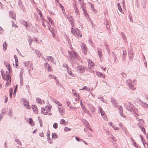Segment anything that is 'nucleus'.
<instances>
[{"instance_id":"bb28decb","label":"nucleus","mask_w":148,"mask_h":148,"mask_svg":"<svg viewBox=\"0 0 148 148\" xmlns=\"http://www.w3.org/2000/svg\"><path fill=\"white\" fill-rule=\"evenodd\" d=\"M52 138H57V135L55 133H53L52 134Z\"/></svg>"},{"instance_id":"412c9836","label":"nucleus","mask_w":148,"mask_h":148,"mask_svg":"<svg viewBox=\"0 0 148 148\" xmlns=\"http://www.w3.org/2000/svg\"><path fill=\"white\" fill-rule=\"evenodd\" d=\"M97 74L98 76H100L101 77L104 78L105 77V75L104 74L102 73H101L98 72L97 73Z\"/></svg>"},{"instance_id":"a18cd8bd","label":"nucleus","mask_w":148,"mask_h":148,"mask_svg":"<svg viewBox=\"0 0 148 148\" xmlns=\"http://www.w3.org/2000/svg\"><path fill=\"white\" fill-rule=\"evenodd\" d=\"M65 121L63 119L60 120V123L61 124H64L65 123Z\"/></svg>"},{"instance_id":"f257e3e1","label":"nucleus","mask_w":148,"mask_h":148,"mask_svg":"<svg viewBox=\"0 0 148 148\" xmlns=\"http://www.w3.org/2000/svg\"><path fill=\"white\" fill-rule=\"evenodd\" d=\"M127 84L129 88L131 90H135V88L134 85L136 83V81L135 80H134L132 82L131 81L130 79L127 80Z\"/></svg>"},{"instance_id":"c85d7f7f","label":"nucleus","mask_w":148,"mask_h":148,"mask_svg":"<svg viewBox=\"0 0 148 148\" xmlns=\"http://www.w3.org/2000/svg\"><path fill=\"white\" fill-rule=\"evenodd\" d=\"M46 66H48V71H51V67L50 65L48 63H47Z\"/></svg>"},{"instance_id":"72a5a7b5","label":"nucleus","mask_w":148,"mask_h":148,"mask_svg":"<svg viewBox=\"0 0 148 148\" xmlns=\"http://www.w3.org/2000/svg\"><path fill=\"white\" fill-rule=\"evenodd\" d=\"M54 102L57 104L59 106H61L62 104L60 103L56 100H55L54 101Z\"/></svg>"},{"instance_id":"4c0bfd02","label":"nucleus","mask_w":148,"mask_h":148,"mask_svg":"<svg viewBox=\"0 0 148 148\" xmlns=\"http://www.w3.org/2000/svg\"><path fill=\"white\" fill-rule=\"evenodd\" d=\"M56 84H58L59 86H61L62 87V85L60 83L59 81H58V79H57L56 80Z\"/></svg>"},{"instance_id":"9d476101","label":"nucleus","mask_w":148,"mask_h":148,"mask_svg":"<svg viewBox=\"0 0 148 148\" xmlns=\"http://www.w3.org/2000/svg\"><path fill=\"white\" fill-rule=\"evenodd\" d=\"M36 9L37 10V13L40 15V17L41 18V20L42 21H44L45 20V18L43 16V15L42 14L40 10H38V9L37 8H36Z\"/></svg>"},{"instance_id":"ea45409f","label":"nucleus","mask_w":148,"mask_h":148,"mask_svg":"<svg viewBox=\"0 0 148 148\" xmlns=\"http://www.w3.org/2000/svg\"><path fill=\"white\" fill-rule=\"evenodd\" d=\"M71 130V128H69L67 127H65L64 129V130L66 132L70 131Z\"/></svg>"},{"instance_id":"774afa93","label":"nucleus","mask_w":148,"mask_h":148,"mask_svg":"<svg viewBox=\"0 0 148 148\" xmlns=\"http://www.w3.org/2000/svg\"><path fill=\"white\" fill-rule=\"evenodd\" d=\"M122 75L123 77H124L125 78L127 77V75L125 73H122Z\"/></svg>"},{"instance_id":"2f4dec72","label":"nucleus","mask_w":148,"mask_h":148,"mask_svg":"<svg viewBox=\"0 0 148 148\" xmlns=\"http://www.w3.org/2000/svg\"><path fill=\"white\" fill-rule=\"evenodd\" d=\"M49 77H51L52 78H53V79H55L56 80L57 79V77L56 76L51 74H49Z\"/></svg>"},{"instance_id":"6e6d98bb","label":"nucleus","mask_w":148,"mask_h":148,"mask_svg":"<svg viewBox=\"0 0 148 148\" xmlns=\"http://www.w3.org/2000/svg\"><path fill=\"white\" fill-rule=\"evenodd\" d=\"M142 106L144 108H146L148 106V105L145 103H143Z\"/></svg>"},{"instance_id":"6e6552de","label":"nucleus","mask_w":148,"mask_h":148,"mask_svg":"<svg viewBox=\"0 0 148 148\" xmlns=\"http://www.w3.org/2000/svg\"><path fill=\"white\" fill-rule=\"evenodd\" d=\"M9 16L11 18L15 19L16 15L15 13H14L13 11H10L9 12Z\"/></svg>"},{"instance_id":"1a4fd4ad","label":"nucleus","mask_w":148,"mask_h":148,"mask_svg":"<svg viewBox=\"0 0 148 148\" xmlns=\"http://www.w3.org/2000/svg\"><path fill=\"white\" fill-rule=\"evenodd\" d=\"M41 110H42V112H43L44 111H45L47 112H49L51 111V109L50 107L48 106H46L44 108L42 107Z\"/></svg>"},{"instance_id":"9b49d317","label":"nucleus","mask_w":148,"mask_h":148,"mask_svg":"<svg viewBox=\"0 0 148 148\" xmlns=\"http://www.w3.org/2000/svg\"><path fill=\"white\" fill-rule=\"evenodd\" d=\"M119 112V113L121 115V116L124 117H125V116L123 114L122 112H123V109H122V107L121 106H119V108H118Z\"/></svg>"},{"instance_id":"6ab92c4d","label":"nucleus","mask_w":148,"mask_h":148,"mask_svg":"<svg viewBox=\"0 0 148 148\" xmlns=\"http://www.w3.org/2000/svg\"><path fill=\"white\" fill-rule=\"evenodd\" d=\"M36 101L39 103L40 104H44L45 103V102L44 101H41V99L38 98H36Z\"/></svg>"},{"instance_id":"423d86ee","label":"nucleus","mask_w":148,"mask_h":148,"mask_svg":"<svg viewBox=\"0 0 148 148\" xmlns=\"http://www.w3.org/2000/svg\"><path fill=\"white\" fill-rule=\"evenodd\" d=\"M81 48L83 53L84 55L86 54L87 47L84 43H82Z\"/></svg>"},{"instance_id":"cd10ccee","label":"nucleus","mask_w":148,"mask_h":148,"mask_svg":"<svg viewBox=\"0 0 148 148\" xmlns=\"http://www.w3.org/2000/svg\"><path fill=\"white\" fill-rule=\"evenodd\" d=\"M140 137L141 140L143 144L145 145V144H146V143L145 140L143 138V136L141 135H140Z\"/></svg>"},{"instance_id":"13d9d810","label":"nucleus","mask_w":148,"mask_h":148,"mask_svg":"<svg viewBox=\"0 0 148 148\" xmlns=\"http://www.w3.org/2000/svg\"><path fill=\"white\" fill-rule=\"evenodd\" d=\"M133 145L136 148H138V145L136 144V143L135 142H133Z\"/></svg>"},{"instance_id":"864d4df0","label":"nucleus","mask_w":148,"mask_h":148,"mask_svg":"<svg viewBox=\"0 0 148 148\" xmlns=\"http://www.w3.org/2000/svg\"><path fill=\"white\" fill-rule=\"evenodd\" d=\"M112 127L115 130H119L120 129L118 127H116L114 125H113Z\"/></svg>"},{"instance_id":"4d7b16f0","label":"nucleus","mask_w":148,"mask_h":148,"mask_svg":"<svg viewBox=\"0 0 148 148\" xmlns=\"http://www.w3.org/2000/svg\"><path fill=\"white\" fill-rule=\"evenodd\" d=\"M42 112V110L41 112L42 114H43L44 115H47L48 112H47L45 111H44L43 112Z\"/></svg>"},{"instance_id":"3c124183","label":"nucleus","mask_w":148,"mask_h":148,"mask_svg":"<svg viewBox=\"0 0 148 148\" xmlns=\"http://www.w3.org/2000/svg\"><path fill=\"white\" fill-rule=\"evenodd\" d=\"M75 13L77 15V16L78 17H79V10H76L75 11Z\"/></svg>"},{"instance_id":"a878e982","label":"nucleus","mask_w":148,"mask_h":148,"mask_svg":"<svg viewBox=\"0 0 148 148\" xmlns=\"http://www.w3.org/2000/svg\"><path fill=\"white\" fill-rule=\"evenodd\" d=\"M35 52L37 56L39 57H40V56L41 55V53L38 50H36Z\"/></svg>"},{"instance_id":"ddd939ff","label":"nucleus","mask_w":148,"mask_h":148,"mask_svg":"<svg viewBox=\"0 0 148 148\" xmlns=\"http://www.w3.org/2000/svg\"><path fill=\"white\" fill-rule=\"evenodd\" d=\"M32 107L34 112L36 114H38V110L36 106L35 105H33L32 106Z\"/></svg>"},{"instance_id":"4be33fe9","label":"nucleus","mask_w":148,"mask_h":148,"mask_svg":"<svg viewBox=\"0 0 148 148\" xmlns=\"http://www.w3.org/2000/svg\"><path fill=\"white\" fill-rule=\"evenodd\" d=\"M7 47V44L5 41L3 44V48L4 51H5L6 49V48Z\"/></svg>"},{"instance_id":"393cba45","label":"nucleus","mask_w":148,"mask_h":148,"mask_svg":"<svg viewBox=\"0 0 148 148\" xmlns=\"http://www.w3.org/2000/svg\"><path fill=\"white\" fill-rule=\"evenodd\" d=\"M66 69L67 71L69 74L71 75H73V74L71 73V70L70 68L69 67H67Z\"/></svg>"},{"instance_id":"bf43d9fd","label":"nucleus","mask_w":148,"mask_h":148,"mask_svg":"<svg viewBox=\"0 0 148 148\" xmlns=\"http://www.w3.org/2000/svg\"><path fill=\"white\" fill-rule=\"evenodd\" d=\"M140 129L141 131L143 132L144 133L145 132V130L144 128L143 127H140Z\"/></svg>"},{"instance_id":"0e129e2a","label":"nucleus","mask_w":148,"mask_h":148,"mask_svg":"<svg viewBox=\"0 0 148 148\" xmlns=\"http://www.w3.org/2000/svg\"><path fill=\"white\" fill-rule=\"evenodd\" d=\"M75 139L78 141H83V140L82 139H80L79 138H77V137H75Z\"/></svg>"},{"instance_id":"b1692460","label":"nucleus","mask_w":148,"mask_h":148,"mask_svg":"<svg viewBox=\"0 0 148 148\" xmlns=\"http://www.w3.org/2000/svg\"><path fill=\"white\" fill-rule=\"evenodd\" d=\"M67 19L69 20L70 22H71L73 21V19L72 18V16H67Z\"/></svg>"},{"instance_id":"603ef678","label":"nucleus","mask_w":148,"mask_h":148,"mask_svg":"<svg viewBox=\"0 0 148 148\" xmlns=\"http://www.w3.org/2000/svg\"><path fill=\"white\" fill-rule=\"evenodd\" d=\"M38 121H39V123H42V120L41 119V118H40V117L38 116Z\"/></svg>"},{"instance_id":"7ed1b4c3","label":"nucleus","mask_w":148,"mask_h":148,"mask_svg":"<svg viewBox=\"0 0 148 148\" xmlns=\"http://www.w3.org/2000/svg\"><path fill=\"white\" fill-rule=\"evenodd\" d=\"M125 106L128 110L131 112L133 111V105L131 102H129L128 103H125Z\"/></svg>"},{"instance_id":"a19ab883","label":"nucleus","mask_w":148,"mask_h":148,"mask_svg":"<svg viewBox=\"0 0 148 148\" xmlns=\"http://www.w3.org/2000/svg\"><path fill=\"white\" fill-rule=\"evenodd\" d=\"M100 112L102 116L103 115L104 116V114H105L104 111L102 110V109H101Z\"/></svg>"},{"instance_id":"c9c22d12","label":"nucleus","mask_w":148,"mask_h":148,"mask_svg":"<svg viewBox=\"0 0 148 148\" xmlns=\"http://www.w3.org/2000/svg\"><path fill=\"white\" fill-rule=\"evenodd\" d=\"M50 61L52 62L54 64H56V61L54 60V58L53 57H51V59Z\"/></svg>"},{"instance_id":"0eeeda50","label":"nucleus","mask_w":148,"mask_h":148,"mask_svg":"<svg viewBox=\"0 0 148 148\" xmlns=\"http://www.w3.org/2000/svg\"><path fill=\"white\" fill-rule=\"evenodd\" d=\"M88 66L89 68L90 69H92L94 68L95 66V64L93 63L92 61L89 59L88 60Z\"/></svg>"},{"instance_id":"49530a36","label":"nucleus","mask_w":148,"mask_h":148,"mask_svg":"<svg viewBox=\"0 0 148 148\" xmlns=\"http://www.w3.org/2000/svg\"><path fill=\"white\" fill-rule=\"evenodd\" d=\"M12 94V90L11 89L10 90V98H11Z\"/></svg>"},{"instance_id":"f3484780","label":"nucleus","mask_w":148,"mask_h":148,"mask_svg":"<svg viewBox=\"0 0 148 148\" xmlns=\"http://www.w3.org/2000/svg\"><path fill=\"white\" fill-rule=\"evenodd\" d=\"M24 106L27 109H29V108L30 106H29V103L28 102L26 101H24L23 103Z\"/></svg>"},{"instance_id":"5fc2aeb1","label":"nucleus","mask_w":148,"mask_h":148,"mask_svg":"<svg viewBox=\"0 0 148 148\" xmlns=\"http://www.w3.org/2000/svg\"><path fill=\"white\" fill-rule=\"evenodd\" d=\"M5 112H2L1 113L0 115V119L2 118L3 117V115L4 114H5Z\"/></svg>"},{"instance_id":"c756f323","label":"nucleus","mask_w":148,"mask_h":148,"mask_svg":"<svg viewBox=\"0 0 148 148\" xmlns=\"http://www.w3.org/2000/svg\"><path fill=\"white\" fill-rule=\"evenodd\" d=\"M59 111L60 112V114L62 115L63 114L64 111L61 108H58Z\"/></svg>"},{"instance_id":"58836bf2","label":"nucleus","mask_w":148,"mask_h":148,"mask_svg":"<svg viewBox=\"0 0 148 148\" xmlns=\"http://www.w3.org/2000/svg\"><path fill=\"white\" fill-rule=\"evenodd\" d=\"M83 89H84L85 90H86L88 91L90 90V89L86 86H84L83 87Z\"/></svg>"},{"instance_id":"dca6fc26","label":"nucleus","mask_w":148,"mask_h":148,"mask_svg":"<svg viewBox=\"0 0 148 148\" xmlns=\"http://www.w3.org/2000/svg\"><path fill=\"white\" fill-rule=\"evenodd\" d=\"M28 122L30 125L32 126H33L34 125V123L32 118L29 119Z\"/></svg>"},{"instance_id":"de8ad7c7","label":"nucleus","mask_w":148,"mask_h":148,"mask_svg":"<svg viewBox=\"0 0 148 148\" xmlns=\"http://www.w3.org/2000/svg\"><path fill=\"white\" fill-rule=\"evenodd\" d=\"M58 124L56 123H55L53 125V126L54 128L55 129H56L58 127Z\"/></svg>"},{"instance_id":"7c9ffc66","label":"nucleus","mask_w":148,"mask_h":148,"mask_svg":"<svg viewBox=\"0 0 148 148\" xmlns=\"http://www.w3.org/2000/svg\"><path fill=\"white\" fill-rule=\"evenodd\" d=\"M76 31V30L74 29L73 28H71V32L75 36V32Z\"/></svg>"},{"instance_id":"aec40b11","label":"nucleus","mask_w":148,"mask_h":148,"mask_svg":"<svg viewBox=\"0 0 148 148\" xmlns=\"http://www.w3.org/2000/svg\"><path fill=\"white\" fill-rule=\"evenodd\" d=\"M18 6H19L20 7H22V8H23V11H24L25 12V9H24V7H23L22 5V4L21 2V0H18Z\"/></svg>"},{"instance_id":"37998d69","label":"nucleus","mask_w":148,"mask_h":148,"mask_svg":"<svg viewBox=\"0 0 148 148\" xmlns=\"http://www.w3.org/2000/svg\"><path fill=\"white\" fill-rule=\"evenodd\" d=\"M90 5H91V10H93L94 11H95L96 10H95L94 9V5H93L91 3H90Z\"/></svg>"},{"instance_id":"69168bd1","label":"nucleus","mask_w":148,"mask_h":148,"mask_svg":"<svg viewBox=\"0 0 148 148\" xmlns=\"http://www.w3.org/2000/svg\"><path fill=\"white\" fill-rule=\"evenodd\" d=\"M106 48L107 49V50L108 51V53H110V48H108V47H106Z\"/></svg>"},{"instance_id":"f8f14e48","label":"nucleus","mask_w":148,"mask_h":148,"mask_svg":"<svg viewBox=\"0 0 148 148\" xmlns=\"http://www.w3.org/2000/svg\"><path fill=\"white\" fill-rule=\"evenodd\" d=\"M128 54L129 59L131 61L133 60V51L132 50L130 51H129Z\"/></svg>"},{"instance_id":"c03bdc74","label":"nucleus","mask_w":148,"mask_h":148,"mask_svg":"<svg viewBox=\"0 0 148 148\" xmlns=\"http://www.w3.org/2000/svg\"><path fill=\"white\" fill-rule=\"evenodd\" d=\"M22 24L24 25L25 26L26 28L28 26V25L27 24V22L25 21H23Z\"/></svg>"},{"instance_id":"09e8293b","label":"nucleus","mask_w":148,"mask_h":148,"mask_svg":"<svg viewBox=\"0 0 148 148\" xmlns=\"http://www.w3.org/2000/svg\"><path fill=\"white\" fill-rule=\"evenodd\" d=\"M20 145H21L22 144L20 141L18 139H16L15 140Z\"/></svg>"},{"instance_id":"5701e85b","label":"nucleus","mask_w":148,"mask_h":148,"mask_svg":"<svg viewBox=\"0 0 148 148\" xmlns=\"http://www.w3.org/2000/svg\"><path fill=\"white\" fill-rule=\"evenodd\" d=\"M27 40H28L29 42V45L30 46H31V44L32 42V39L29 36H28V38H27Z\"/></svg>"},{"instance_id":"8fccbe9b","label":"nucleus","mask_w":148,"mask_h":148,"mask_svg":"<svg viewBox=\"0 0 148 148\" xmlns=\"http://www.w3.org/2000/svg\"><path fill=\"white\" fill-rule=\"evenodd\" d=\"M48 142L50 143H52V141L51 140V139L50 138V137H49L47 139Z\"/></svg>"},{"instance_id":"052dcab7","label":"nucleus","mask_w":148,"mask_h":148,"mask_svg":"<svg viewBox=\"0 0 148 148\" xmlns=\"http://www.w3.org/2000/svg\"><path fill=\"white\" fill-rule=\"evenodd\" d=\"M50 136V132L49 130H48L47 131V136L48 137H49Z\"/></svg>"},{"instance_id":"f03ea898","label":"nucleus","mask_w":148,"mask_h":148,"mask_svg":"<svg viewBox=\"0 0 148 148\" xmlns=\"http://www.w3.org/2000/svg\"><path fill=\"white\" fill-rule=\"evenodd\" d=\"M68 52L70 57L71 59H75L78 58V56L76 52L69 51Z\"/></svg>"},{"instance_id":"338daca9","label":"nucleus","mask_w":148,"mask_h":148,"mask_svg":"<svg viewBox=\"0 0 148 148\" xmlns=\"http://www.w3.org/2000/svg\"><path fill=\"white\" fill-rule=\"evenodd\" d=\"M98 54L99 57L100 58V57H101V52H100L99 51H98Z\"/></svg>"},{"instance_id":"79ce46f5","label":"nucleus","mask_w":148,"mask_h":148,"mask_svg":"<svg viewBox=\"0 0 148 148\" xmlns=\"http://www.w3.org/2000/svg\"><path fill=\"white\" fill-rule=\"evenodd\" d=\"M82 121L84 124L85 125H86L88 124V123L85 120L83 119Z\"/></svg>"},{"instance_id":"473e14b6","label":"nucleus","mask_w":148,"mask_h":148,"mask_svg":"<svg viewBox=\"0 0 148 148\" xmlns=\"http://www.w3.org/2000/svg\"><path fill=\"white\" fill-rule=\"evenodd\" d=\"M122 37L123 38V39L125 41V39L126 38V36H125L124 33L123 32L121 33Z\"/></svg>"},{"instance_id":"4468645a","label":"nucleus","mask_w":148,"mask_h":148,"mask_svg":"<svg viewBox=\"0 0 148 148\" xmlns=\"http://www.w3.org/2000/svg\"><path fill=\"white\" fill-rule=\"evenodd\" d=\"M75 33V36L79 38V37H81L82 36V34L80 33L78 29L76 30Z\"/></svg>"},{"instance_id":"f704fd0d","label":"nucleus","mask_w":148,"mask_h":148,"mask_svg":"<svg viewBox=\"0 0 148 148\" xmlns=\"http://www.w3.org/2000/svg\"><path fill=\"white\" fill-rule=\"evenodd\" d=\"M84 13V15L85 17L88 16V14L87 11L86 10H83Z\"/></svg>"},{"instance_id":"a211bd4d","label":"nucleus","mask_w":148,"mask_h":148,"mask_svg":"<svg viewBox=\"0 0 148 148\" xmlns=\"http://www.w3.org/2000/svg\"><path fill=\"white\" fill-rule=\"evenodd\" d=\"M4 63H5V64L8 70L9 71V72H11V71H10V65L7 62H4Z\"/></svg>"},{"instance_id":"2eb2a0df","label":"nucleus","mask_w":148,"mask_h":148,"mask_svg":"<svg viewBox=\"0 0 148 148\" xmlns=\"http://www.w3.org/2000/svg\"><path fill=\"white\" fill-rule=\"evenodd\" d=\"M111 101L114 107H116L117 106L116 101L115 99L113 97L111 98Z\"/></svg>"},{"instance_id":"39448f33","label":"nucleus","mask_w":148,"mask_h":148,"mask_svg":"<svg viewBox=\"0 0 148 148\" xmlns=\"http://www.w3.org/2000/svg\"><path fill=\"white\" fill-rule=\"evenodd\" d=\"M77 70L79 71L80 73H83L85 70V68L83 66H80L77 67Z\"/></svg>"},{"instance_id":"680f3d73","label":"nucleus","mask_w":148,"mask_h":148,"mask_svg":"<svg viewBox=\"0 0 148 148\" xmlns=\"http://www.w3.org/2000/svg\"><path fill=\"white\" fill-rule=\"evenodd\" d=\"M47 18L49 20V22L52 24V22H53V20L51 19L49 17H47Z\"/></svg>"},{"instance_id":"e2e57ef3","label":"nucleus","mask_w":148,"mask_h":148,"mask_svg":"<svg viewBox=\"0 0 148 148\" xmlns=\"http://www.w3.org/2000/svg\"><path fill=\"white\" fill-rule=\"evenodd\" d=\"M51 56H47L46 57V59L48 61H50L51 59Z\"/></svg>"},{"instance_id":"20e7f679","label":"nucleus","mask_w":148,"mask_h":148,"mask_svg":"<svg viewBox=\"0 0 148 148\" xmlns=\"http://www.w3.org/2000/svg\"><path fill=\"white\" fill-rule=\"evenodd\" d=\"M3 71L2 70H1V75L3 79H4L5 80L6 79L7 80H8L10 81V82H11V79L10 76V74L9 73H8L7 74H6V75H3Z\"/></svg>"},{"instance_id":"e433bc0d","label":"nucleus","mask_w":148,"mask_h":148,"mask_svg":"<svg viewBox=\"0 0 148 148\" xmlns=\"http://www.w3.org/2000/svg\"><path fill=\"white\" fill-rule=\"evenodd\" d=\"M20 84H22L23 82V75H20Z\"/></svg>"}]
</instances>
